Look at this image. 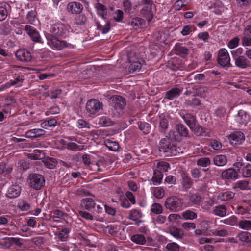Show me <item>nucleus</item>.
Listing matches in <instances>:
<instances>
[{
	"label": "nucleus",
	"instance_id": "obj_1",
	"mask_svg": "<svg viewBox=\"0 0 251 251\" xmlns=\"http://www.w3.org/2000/svg\"><path fill=\"white\" fill-rule=\"evenodd\" d=\"M159 149L160 152L164 153L165 156L176 155L179 152L177 147L172 141L171 138L167 136L160 141Z\"/></svg>",
	"mask_w": 251,
	"mask_h": 251
},
{
	"label": "nucleus",
	"instance_id": "obj_2",
	"mask_svg": "<svg viewBox=\"0 0 251 251\" xmlns=\"http://www.w3.org/2000/svg\"><path fill=\"white\" fill-rule=\"evenodd\" d=\"M243 52V49L241 47L231 51L235 66L242 69H246L251 65V62L246 57V56L242 55Z\"/></svg>",
	"mask_w": 251,
	"mask_h": 251
},
{
	"label": "nucleus",
	"instance_id": "obj_3",
	"mask_svg": "<svg viewBox=\"0 0 251 251\" xmlns=\"http://www.w3.org/2000/svg\"><path fill=\"white\" fill-rule=\"evenodd\" d=\"M164 206L171 212L179 211L183 207L182 199L175 196L169 197L164 202Z\"/></svg>",
	"mask_w": 251,
	"mask_h": 251
},
{
	"label": "nucleus",
	"instance_id": "obj_4",
	"mask_svg": "<svg viewBox=\"0 0 251 251\" xmlns=\"http://www.w3.org/2000/svg\"><path fill=\"white\" fill-rule=\"evenodd\" d=\"M47 43L52 49L56 50H61L64 48H71L72 45L66 41L58 39V37H54L49 34L46 36Z\"/></svg>",
	"mask_w": 251,
	"mask_h": 251
},
{
	"label": "nucleus",
	"instance_id": "obj_5",
	"mask_svg": "<svg viewBox=\"0 0 251 251\" xmlns=\"http://www.w3.org/2000/svg\"><path fill=\"white\" fill-rule=\"evenodd\" d=\"M49 31L52 34L51 36L65 38L67 36L68 27L62 23H56L50 25Z\"/></svg>",
	"mask_w": 251,
	"mask_h": 251
},
{
	"label": "nucleus",
	"instance_id": "obj_6",
	"mask_svg": "<svg viewBox=\"0 0 251 251\" xmlns=\"http://www.w3.org/2000/svg\"><path fill=\"white\" fill-rule=\"evenodd\" d=\"M172 136L176 141L178 142L180 141L182 137L191 139L188 128L182 124H178L176 126L175 131L173 132Z\"/></svg>",
	"mask_w": 251,
	"mask_h": 251
},
{
	"label": "nucleus",
	"instance_id": "obj_7",
	"mask_svg": "<svg viewBox=\"0 0 251 251\" xmlns=\"http://www.w3.org/2000/svg\"><path fill=\"white\" fill-rule=\"evenodd\" d=\"M111 105L120 114L123 113L126 104V100L119 95H113L110 98Z\"/></svg>",
	"mask_w": 251,
	"mask_h": 251
},
{
	"label": "nucleus",
	"instance_id": "obj_8",
	"mask_svg": "<svg viewBox=\"0 0 251 251\" xmlns=\"http://www.w3.org/2000/svg\"><path fill=\"white\" fill-rule=\"evenodd\" d=\"M236 217H230L228 219L222 220L224 224L227 225H234L235 223H237L238 227L242 229L249 230L251 229V221L247 219H242L238 222H236Z\"/></svg>",
	"mask_w": 251,
	"mask_h": 251
},
{
	"label": "nucleus",
	"instance_id": "obj_9",
	"mask_svg": "<svg viewBox=\"0 0 251 251\" xmlns=\"http://www.w3.org/2000/svg\"><path fill=\"white\" fill-rule=\"evenodd\" d=\"M234 167L238 169V173L242 175L243 177L251 176V164L242 161L235 162Z\"/></svg>",
	"mask_w": 251,
	"mask_h": 251
},
{
	"label": "nucleus",
	"instance_id": "obj_10",
	"mask_svg": "<svg viewBox=\"0 0 251 251\" xmlns=\"http://www.w3.org/2000/svg\"><path fill=\"white\" fill-rule=\"evenodd\" d=\"M218 63L223 67H231L230 58L227 50L224 48L221 49L218 53Z\"/></svg>",
	"mask_w": 251,
	"mask_h": 251
},
{
	"label": "nucleus",
	"instance_id": "obj_11",
	"mask_svg": "<svg viewBox=\"0 0 251 251\" xmlns=\"http://www.w3.org/2000/svg\"><path fill=\"white\" fill-rule=\"evenodd\" d=\"M102 107V103L96 99L90 100L86 105V109L90 115H96Z\"/></svg>",
	"mask_w": 251,
	"mask_h": 251
},
{
	"label": "nucleus",
	"instance_id": "obj_12",
	"mask_svg": "<svg viewBox=\"0 0 251 251\" xmlns=\"http://www.w3.org/2000/svg\"><path fill=\"white\" fill-rule=\"evenodd\" d=\"M45 178L41 175L34 174L30 179V186L36 190L40 189L44 186Z\"/></svg>",
	"mask_w": 251,
	"mask_h": 251
},
{
	"label": "nucleus",
	"instance_id": "obj_13",
	"mask_svg": "<svg viewBox=\"0 0 251 251\" xmlns=\"http://www.w3.org/2000/svg\"><path fill=\"white\" fill-rule=\"evenodd\" d=\"M188 206H198L200 204L202 197L199 193H189L185 199Z\"/></svg>",
	"mask_w": 251,
	"mask_h": 251
},
{
	"label": "nucleus",
	"instance_id": "obj_14",
	"mask_svg": "<svg viewBox=\"0 0 251 251\" xmlns=\"http://www.w3.org/2000/svg\"><path fill=\"white\" fill-rule=\"evenodd\" d=\"M24 81L23 76L19 75L14 77L13 79L10 80L5 84H3L0 87V91H4L11 86H15L16 88L20 87L22 86Z\"/></svg>",
	"mask_w": 251,
	"mask_h": 251
},
{
	"label": "nucleus",
	"instance_id": "obj_15",
	"mask_svg": "<svg viewBox=\"0 0 251 251\" xmlns=\"http://www.w3.org/2000/svg\"><path fill=\"white\" fill-rule=\"evenodd\" d=\"M22 188L19 184L11 185L6 191V197L10 199L18 198L21 194Z\"/></svg>",
	"mask_w": 251,
	"mask_h": 251
},
{
	"label": "nucleus",
	"instance_id": "obj_16",
	"mask_svg": "<svg viewBox=\"0 0 251 251\" xmlns=\"http://www.w3.org/2000/svg\"><path fill=\"white\" fill-rule=\"evenodd\" d=\"M24 29L33 42L36 43L42 42L40 33L35 28L30 25H26L25 26Z\"/></svg>",
	"mask_w": 251,
	"mask_h": 251
},
{
	"label": "nucleus",
	"instance_id": "obj_17",
	"mask_svg": "<svg viewBox=\"0 0 251 251\" xmlns=\"http://www.w3.org/2000/svg\"><path fill=\"white\" fill-rule=\"evenodd\" d=\"M180 116L190 129L193 128L198 123L196 116L192 113L181 112L180 113Z\"/></svg>",
	"mask_w": 251,
	"mask_h": 251
},
{
	"label": "nucleus",
	"instance_id": "obj_18",
	"mask_svg": "<svg viewBox=\"0 0 251 251\" xmlns=\"http://www.w3.org/2000/svg\"><path fill=\"white\" fill-rule=\"evenodd\" d=\"M229 139L232 145L238 146L244 141L245 135L241 131H235L230 135Z\"/></svg>",
	"mask_w": 251,
	"mask_h": 251
},
{
	"label": "nucleus",
	"instance_id": "obj_19",
	"mask_svg": "<svg viewBox=\"0 0 251 251\" xmlns=\"http://www.w3.org/2000/svg\"><path fill=\"white\" fill-rule=\"evenodd\" d=\"M250 115L246 111L240 110L235 117V120L240 125L246 126L250 121Z\"/></svg>",
	"mask_w": 251,
	"mask_h": 251
},
{
	"label": "nucleus",
	"instance_id": "obj_20",
	"mask_svg": "<svg viewBox=\"0 0 251 251\" xmlns=\"http://www.w3.org/2000/svg\"><path fill=\"white\" fill-rule=\"evenodd\" d=\"M15 56L18 60L22 62H29L31 60V52L25 49H20L16 52Z\"/></svg>",
	"mask_w": 251,
	"mask_h": 251
},
{
	"label": "nucleus",
	"instance_id": "obj_21",
	"mask_svg": "<svg viewBox=\"0 0 251 251\" xmlns=\"http://www.w3.org/2000/svg\"><path fill=\"white\" fill-rule=\"evenodd\" d=\"M83 9V6L82 4L76 1H71L67 5V11L71 14H80Z\"/></svg>",
	"mask_w": 251,
	"mask_h": 251
},
{
	"label": "nucleus",
	"instance_id": "obj_22",
	"mask_svg": "<svg viewBox=\"0 0 251 251\" xmlns=\"http://www.w3.org/2000/svg\"><path fill=\"white\" fill-rule=\"evenodd\" d=\"M182 90V88L174 87L166 92L165 99L173 100L178 97L181 95Z\"/></svg>",
	"mask_w": 251,
	"mask_h": 251
},
{
	"label": "nucleus",
	"instance_id": "obj_23",
	"mask_svg": "<svg viewBox=\"0 0 251 251\" xmlns=\"http://www.w3.org/2000/svg\"><path fill=\"white\" fill-rule=\"evenodd\" d=\"M46 131L40 128H34L28 130L25 133V137L33 139L44 136Z\"/></svg>",
	"mask_w": 251,
	"mask_h": 251
},
{
	"label": "nucleus",
	"instance_id": "obj_24",
	"mask_svg": "<svg viewBox=\"0 0 251 251\" xmlns=\"http://www.w3.org/2000/svg\"><path fill=\"white\" fill-rule=\"evenodd\" d=\"M168 233L178 240L183 238L184 233L182 229L176 226H171L168 228Z\"/></svg>",
	"mask_w": 251,
	"mask_h": 251
},
{
	"label": "nucleus",
	"instance_id": "obj_25",
	"mask_svg": "<svg viewBox=\"0 0 251 251\" xmlns=\"http://www.w3.org/2000/svg\"><path fill=\"white\" fill-rule=\"evenodd\" d=\"M238 173L236 170L232 168L224 170L221 174L223 179H236L238 178Z\"/></svg>",
	"mask_w": 251,
	"mask_h": 251
},
{
	"label": "nucleus",
	"instance_id": "obj_26",
	"mask_svg": "<svg viewBox=\"0 0 251 251\" xmlns=\"http://www.w3.org/2000/svg\"><path fill=\"white\" fill-rule=\"evenodd\" d=\"M190 129L197 136H210V131L208 129L202 127L198 123L196 124L193 128H191Z\"/></svg>",
	"mask_w": 251,
	"mask_h": 251
},
{
	"label": "nucleus",
	"instance_id": "obj_27",
	"mask_svg": "<svg viewBox=\"0 0 251 251\" xmlns=\"http://www.w3.org/2000/svg\"><path fill=\"white\" fill-rule=\"evenodd\" d=\"M96 203L94 200L91 198L83 199L80 203V206L83 209L91 211L95 207Z\"/></svg>",
	"mask_w": 251,
	"mask_h": 251
},
{
	"label": "nucleus",
	"instance_id": "obj_28",
	"mask_svg": "<svg viewBox=\"0 0 251 251\" xmlns=\"http://www.w3.org/2000/svg\"><path fill=\"white\" fill-rule=\"evenodd\" d=\"M211 213L220 217H225L227 214V207L222 204L216 206L213 208Z\"/></svg>",
	"mask_w": 251,
	"mask_h": 251
},
{
	"label": "nucleus",
	"instance_id": "obj_29",
	"mask_svg": "<svg viewBox=\"0 0 251 251\" xmlns=\"http://www.w3.org/2000/svg\"><path fill=\"white\" fill-rule=\"evenodd\" d=\"M152 5H144L141 10V13L148 22H151L153 17L152 11Z\"/></svg>",
	"mask_w": 251,
	"mask_h": 251
},
{
	"label": "nucleus",
	"instance_id": "obj_30",
	"mask_svg": "<svg viewBox=\"0 0 251 251\" xmlns=\"http://www.w3.org/2000/svg\"><path fill=\"white\" fill-rule=\"evenodd\" d=\"M234 196L235 194L231 191H222L218 193L217 199L221 201H226L233 199Z\"/></svg>",
	"mask_w": 251,
	"mask_h": 251
},
{
	"label": "nucleus",
	"instance_id": "obj_31",
	"mask_svg": "<svg viewBox=\"0 0 251 251\" xmlns=\"http://www.w3.org/2000/svg\"><path fill=\"white\" fill-rule=\"evenodd\" d=\"M120 229V226L116 224L108 225L104 228L105 231L113 237L117 236Z\"/></svg>",
	"mask_w": 251,
	"mask_h": 251
},
{
	"label": "nucleus",
	"instance_id": "obj_32",
	"mask_svg": "<svg viewBox=\"0 0 251 251\" xmlns=\"http://www.w3.org/2000/svg\"><path fill=\"white\" fill-rule=\"evenodd\" d=\"M181 66V61L179 58L177 57L172 58L168 62L167 66L174 71L179 69Z\"/></svg>",
	"mask_w": 251,
	"mask_h": 251
},
{
	"label": "nucleus",
	"instance_id": "obj_33",
	"mask_svg": "<svg viewBox=\"0 0 251 251\" xmlns=\"http://www.w3.org/2000/svg\"><path fill=\"white\" fill-rule=\"evenodd\" d=\"M181 184L184 189L188 190L191 187L193 184V181L189 176L183 174L181 176Z\"/></svg>",
	"mask_w": 251,
	"mask_h": 251
},
{
	"label": "nucleus",
	"instance_id": "obj_34",
	"mask_svg": "<svg viewBox=\"0 0 251 251\" xmlns=\"http://www.w3.org/2000/svg\"><path fill=\"white\" fill-rule=\"evenodd\" d=\"M163 177V175L162 172L158 169H154L151 181H152L153 184L154 185H159L162 181Z\"/></svg>",
	"mask_w": 251,
	"mask_h": 251
},
{
	"label": "nucleus",
	"instance_id": "obj_35",
	"mask_svg": "<svg viewBox=\"0 0 251 251\" xmlns=\"http://www.w3.org/2000/svg\"><path fill=\"white\" fill-rule=\"evenodd\" d=\"M60 143L63 146H66V148L68 150H71L74 151H81L83 148L82 146H79L74 142H67L64 140H61Z\"/></svg>",
	"mask_w": 251,
	"mask_h": 251
},
{
	"label": "nucleus",
	"instance_id": "obj_36",
	"mask_svg": "<svg viewBox=\"0 0 251 251\" xmlns=\"http://www.w3.org/2000/svg\"><path fill=\"white\" fill-rule=\"evenodd\" d=\"M213 162L215 165L222 167L227 164V159L225 155H217L213 158Z\"/></svg>",
	"mask_w": 251,
	"mask_h": 251
},
{
	"label": "nucleus",
	"instance_id": "obj_37",
	"mask_svg": "<svg viewBox=\"0 0 251 251\" xmlns=\"http://www.w3.org/2000/svg\"><path fill=\"white\" fill-rule=\"evenodd\" d=\"M67 215L66 213L61 210L55 209L51 211L50 219H52L54 222H58L61 221L63 217Z\"/></svg>",
	"mask_w": 251,
	"mask_h": 251
},
{
	"label": "nucleus",
	"instance_id": "obj_38",
	"mask_svg": "<svg viewBox=\"0 0 251 251\" xmlns=\"http://www.w3.org/2000/svg\"><path fill=\"white\" fill-rule=\"evenodd\" d=\"M57 125V121L55 118H47L41 123L42 127L45 129H49L50 127H55Z\"/></svg>",
	"mask_w": 251,
	"mask_h": 251
},
{
	"label": "nucleus",
	"instance_id": "obj_39",
	"mask_svg": "<svg viewBox=\"0 0 251 251\" xmlns=\"http://www.w3.org/2000/svg\"><path fill=\"white\" fill-rule=\"evenodd\" d=\"M28 199H20L19 200L17 207L21 211H27L29 210L31 207V204Z\"/></svg>",
	"mask_w": 251,
	"mask_h": 251
},
{
	"label": "nucleus",
	"instance_id": "obj_40",
	"mask_svg": "<svg viewBox=\"0 0 251 251\" xmlns=\"http://www.w3.org/2000/svg\"><path fill=\"white\" fill-rule=\"evenodd\" d=\"M95 8L99 16H101L104 20L107 19V9L105 5L100 3H97L96 4Z\"/></svg>",
	"mask_w": 251,
	"mask_h": 251
},
{
	"label": "nucleus",
	"instance_id": "obj_41",
	"mask_svg": "<svg viewBox=\"0 0 251 251\" xmlns=\"http://www.w3.org/2000/svg\"><path fill=\"white\" fill-rule=\"evenodd\" d=\"M95 220L98 221H102L104 219V212L103 208L100 205H97L96 209L93 212Z\"/></svg>",
	"mask_w": 251,
	"mask_h": 251
},
{
	"label": "nucleus",
	"instance_id": "obj_42",
	"mask_svg": "<svg viewBox=\"0 0 251 251\" xmlns=\"http://www.w3.org/2000/svg\"><path fill=\"white\" fill-rule=\"evenodd\" d=\"M143 216L142 212L137 209H133L129 211L128 218L134 221H137Z\"/></svg>",
	"mask_w": 251,
	"mask_h": 251
},
{
	"label": "nucleus",
	"instance_id": "obj_43",
	"mask_svg": "<svg viewBox=\"0 0 251 251\" xmlns=\"http://www.w3.org/2000/svg\"><path fill=\"white\" fill-rule=\"evenodd\" d=\"M251 210V206L247 205L246 202H242L238 204L236 208V213L243 215L249 212Z\"/></svg>",
	"mask_w": 251,
	"mask_h": 251
},
{
	"label": "nucleus",
	"instance_id": "obj_44",
	"mask_svg": "<svg viewBox=\"0 0 251 251\" xmlns=\"http://www.w3.org/2000/svg\"><path fill=\"white\" fill-rule=\"evenodd\" d=\"M105 146L109 151H116L119 148V145L118 142L110 139H106L104 141Z\"/></svg>",
	"mask_w": 251,
	"mask_h": 251
},
{
	"label": "nucleus",
	"instance_id": "obj_45",
	"mask_svg": "<svg viewBox=\"0 0 251 251\" xmlns=\"http://www.w3.org/2000/svg\"><path fill=\"white\" fill-rule=\"evenodd\" d=\"M214 204V201L212 200H209L203 201H201L200 205L204 211L210 212L212 211V207Z\"/></svg>",
	"mask_w": 251,
	"mask_h": 251
},
{
	"label": "nucleus",
	"instance_id": "obj_46",
	"mask_svg": "<svg viewBox=\"0 0 251 251\" xmlns=\"http://www.w3.org/2000/svg\"><path fill=\"white\" fill-rule=\"evenodd\" d=\"M44 165L50 169H54L57 165V161L55 158L51 157H46L42 160Z\"/></svg>",
	"mask_w": 251,
	"mask_h": 251
},
{
	"label": "nucleus",
	"instance_id": "obj_47",
	"mask_svg": "<svg viewBox=\"0 0 251 251\" xmlns=\"http://www.w3.org/2000/svg\"><path fill=\"white\" fill-rule=\"evenodd\" d=\"M70 231V228L63 227L56 235L61 241H65L68 237Z\"/></svg>",
	"mask_w": 251,
	"mask_h": 251
},
{
	"label": "nucleus",
	"instance_id": "obj_48",
	"mask_svg": "<svg viewBox=\"0 0 251 251\" xmlns=\"http://www.w3.org/2000/svg\"><path fill=\"white\" fill-rule=\"evenodd\" d=\"M130 240L134 243L139 245H145L146 242L144 235L140 234H136L130 237Z\"/></svg>",
	"mask_w": 251,
	"mask_h": 251
},
{
	"label": "nucleus",
	"instance_id": "obj_49",
	"mask_svg": "<svg viewBox=\"0 0 251 251\" xmlns=\"http://www.w3.org/2000/svg\"><path fill=\"white\" fill-rule=\"evenodd\" d=\"M175 50L176 54L182 57H185L188 54V49L180 44H177L176 45Z\"/></svg>",
	"mask_w": 251,
	"mask_h": 251
},
{
	"label": "nucleus",
	"instance_id": "obj_50",
	"mask_svg": "<svg viewBox=\"0 0 251 251\" xmlns=\"http://www.w3.org/2000/svg\"><path fill=\"white\" fill-rule=\"evenodd\" d=\"M128 61L130 63L129 67V71L130 73H133L135 71H139L141 67L142 64L139 61L132 62L130 57H128Z\"/></svg>",
	"mask_w": 251,
	"mask_h": 251
},
{
	"label": "nucleus",
	"instance_id": "obj_51",
	"mask_svg": "<svg viewBox=\"0 0 251 251\" xmlns=\"http://www.w3.org/2000/svg\"><path fill=\"white\" fill-rule=\"evenodd\" d=\"M237 237L242 242L248 243L251 241V233L247 231H241L238 233Z\"/></svg>",
	"mask_w": 251,
	"mask_h": 251
},
{
	"label": "nucleus",
	"instance_id": "obj_52",
	"mask_svg": "<svg viewBox=\"0 0 251 251\" xmlns=\"http://www.w3.org/2000/svg\"><path fill=\"white\" fill-rule=\"evenodd\" d=\"M197 165L201 167H207L211 165V160L209 158L202 157L197 160Z\"/></svg>",
	"mask_w": 251,
	"mask_h": 251
},
{
	"label": "nucleus",
	"instance_id": "obj_53",
	"mask_svg": "<svg viewBox=\"0 0 251 251\" xmlns=\"http://www.w3.org/2000/svg\"><path fill=\"white\" fill-rule=\"evenodd\" d=\"M151 125L146 122H140L138 123V127L144 134H148L151 130Z\"/></svg>",
	"mask_w": 251,
	"mask_h": 251
},
{
	"label": "nucleus",
	"instance_id": "obj_54",
	"mask_svg": "<svg viewBox=\"0 0 251 251\" xmlns=\"http://www.w3.org/2000/svg\"><path fill=\"white\" fill-rule=\"evenodd\" d=\"M169 126L168 120L166 118L160 120L158 127L159 131L161 133H165Z\"/></svg>",
	"mask_w": 251,
	"mask_h": 251
},
{
	"label": "nucleus",
	"instance_id": "obj_55",
	"mask_svg": "<svg viewBox=\"0 0 251 251\" xmlns=\"http://www.w3.org/2000/svg\"><path fill=\"white\" fill-rule=\"evenodd\" d=\"M182 215L186 220H193L197 218V214L191 210H186L183 211Z\"/></svg>",
	"mask_w": 251,
	"mask_h": 251
},
{
	"label": "nucleus",
	"instance_id": "obj_56",
	"mask_svg": "<svg viewBox=\"0 0 251 251\" xmlns=\"http://www.w3.org/2000/svg\"><path fill=\"white\" fill-rule=\"evenodd\" d=\"M12 171V168L10 167H6L5 163H0V174H4L5 176H8Z\"/></svg>",
	"mask_w": 251,
	"mask_h": 251
},
{
	"label": "nucleus",
	"instance_id": "obj_57",
	"mask_svg": "<svg viewBox=\"0 0 251 251\" xmlns=\"http://www.w3.org/2000/svg\"><path fill=\"white\" fill-rule=\"evenodd\" d=\"M36 15L37 12L35 10H31L27 13L26 18L30 24L36 25L35 22L36 21Z\"/></svg>",
	"mask_w": 251,
	"mask_h": 251
},
{
	"label": "nucleus",
	"instance_id": "obj_58",
	"mask_svg": "<svg viewBox=\"0 0 251 251\" xmlns=\"http://www.w3.org/2000/svg\"><path fill=\"white\" fill-rule=\"evenodd\" d=\"M143 22V20L142 19L136 17L135 18H133L130 24L131 26L135 29H137L142 26Z\"/></svg>",
	"mask_w": 251,
	"mask_h": 251
},
{
	"label": "nucleus",
	"instance_id": "obj_59",
	"mask_svg": "<svg viewBox=\"0 0 251 251\" xmlns=\"http://www.w3.org/2000/svg\"><path fill=\"white\" fill-rule=\"evenodd\" d=\"M151 211L156 215L160 214L163 211L162 206L160 203H153L151 205Z\"/></svg>",
	"mask_w": 251,
	"mask_h": 251
},
{
	"label": "nucleus",
	"instance_id": "obj_60",
	"mask_svg": "<svg viewBox=\"0 0 251 251\" xmlns=\"http://www.w3.org/2000/svg\"><path fill=\"white\" fill-rule=\"evenodd\" d=\"M185 104L188 106H190L192 107H195L200 105L201 104V101L198 98L194 97L191 99L186 100Z\"/></svg>",
	"mask_w": 251,
	"mask_h": 251
},
{
	"label": "nucleus",
	"instance_id": "obj_61",
	"mask_svg": "<svg viewBox=\"0 0 251 251\" xmlns=\"http://www.w3.org/2000/svg\"><path fill=\"white\" fill-rule=\"evenodd\" d=\"M42 151L40 150L35 149L33 150V152L28 154L29 158L32 160H39L42 158L41 154Z\"/></svg>",
	"mask_w": 251,
	"mask_h": 251
},
{
	"label": "nucleus",
	"instance_id": "obj_62",
	"mask_svg": "<svg viewBox=\"0 0 251 251\" xmlns=\"http://www.w3.org/2000/svg\"><path fill=\"white\" fill-rule=\"evenodd\" d=\"M79 215L82 218L90 221H94L95 218L94 217L93 214H91V213L86 212L84 210V209L79 210L78 211Z\"/></svg>",
	"mask_w": 251,
	"mask_h": 251
},
{
	"label": "nucleus",
	"instance_id": "obj_63",
	"mask_svg": "<svg viewBox=\"0 0 251 251\" xmlns=\"http://www.w3.org/2000/svg\"><path fill=\"white\" fill-rule=\"evenodd\" d=\"M156 167V169L160 170L161 172V171L167 172L170 168L169 164L163 161L157 162Z\"/></svg>",
	"mask_w": 251,
	"mask_h": 251
},
{
	"label": "nucleus",
	"instance_id": "obj_64",
	"mask_svg": "<svg viewBox=\"0 0 251 251\" xmlns=\"http://www.w3.org/2000/svg\"><path fill=\"white\" fill-rule=\"evenodd\" d=\"M241 40L243 46H251V36L242 34Z\"/></svg>",
	"mask_w": 251,
	"mask_h": 251
}]
</instances>
